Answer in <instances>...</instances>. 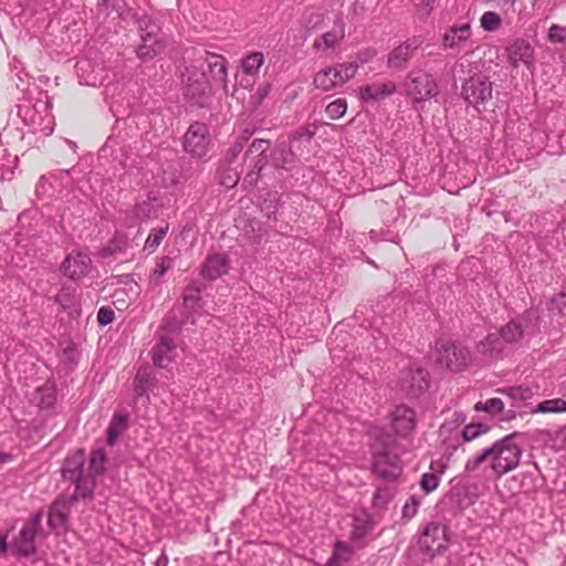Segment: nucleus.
I'll list each match as a JSON object with an SVG mask.
<instances>
[{"label": "nucleus", "instance_id": "nucleus-1", "mask_svg": "<svg viewBox=\"0 0 566 566\" xmlns=\"http://www.w3.org/2000/svg\"><path fill=\"white\" fill-rule=\"evenodd\" d=\"M539 312L528 308L502 326L497 333L489 334L478 345L482 354L490 356L504 352L506 345L520 344L525 337L533 336L539 331Z\"/></svg>", "mask_w": 566, "mask_h": 566}, {"label": "nucleus", "instance_id": "nucleus-2", "mask_svg": "<svg viewBox=\"0 0 566 566\" xmlns=\"http://www.w3.org/2000/svg\"><path fill=\"white\" fill-rule=\"evenodd\" d=\"M402 87L406 95L413 103H421L433 98L440 92L434 77L422 70L410 71L403 81Z\"/></svg>", "mask_w": 566, "mask_h": 566}, {"label": "nucleus", "instance_id": "nucleus-3", "mask_svg": "<svg viewBox=\"0 0 566 566\" xmlns=\"http://www.w3.org/2000/svg\"><path fill=\"white\" fill-rule=\"evenodd\" d=\"M182 95L199 107H206L210 85L206 74L195 66H187L181 73Z\"/></svg>", "mask_w": 566, "mask_h": 566}, {"label": "nucleus", "instance_id": "nucleus-4", "mask_svg": "<svg viewBox=\"0 0 566 566\" xmlns=\"http://www.w3.org/2000/svg\"><path fill=\"white\" fill-rule=\"evenodd\" d=\"M137 25L142 40V44L136 51L137 55L142 60L153 59L165 48V42L160 36V28L147 14L138 17Z\"/></svg>", "mask_w": 566, "mask_h": 566}, {"label": "nucleus", "instance_id": "nucleus-5", "mask_svg": "<svg viewBox=\"0 0 566 566\" xmlns=\"http://www.w3.org/2000/svg\"><path fill=\"white\" fill-rule=\"evenodd\" d=\"M517 436V432H513L499 440L497 455L491 465L496 474L503 475L517 468L523 452L514 442Z\"/></svg>", "mask_w": 566, "mask_h": 566}, {"label": "nucleus", "instance_id": "nucleus-6", "mask_svg": "<svg viewBox=\"0 0 566 566\" xmlns=\"http://www.w3.org/2000/svg\"><path fill=\"white\" fill-rule=\"evenodd\" d=\"M493 83L490 77L476 72L470 75L461 86V96L473 107L479 108L492 98Z\"/></svg>", "mask_w": 566, "mask_h": 566}, {"label": "nucleus", "instance_id": "nucleus-7", "mask_svg": "<svg viewBox=\"0 0 566 566\" xmlns=\"http://www.w3.org/2000/svg\"><path fill=\"white\" fill-rule=\"evenodd\" d=\"M437 363L451 371H460L468 366L470 353L455 342L439 339L436 342Z\"/></svg>", "mask_w": 566, "mask_h": 566}, {"label": "nucleus", "instance_id": "nucleus-8", "mask_svg": "<svg viewBox=\"0 0 566 566\" xmlns=\"http://www.w3.org/2000/svg\"><path fill=\"white\" fill-rule=\"evenodd\" d=\"M371 469L379 479L389 482L396 481L401 473L398 455L392 454L385 446L381 450L374 448Z\"/></svg>", "mask_w": 566, "mask_h": 566}, {"label": "nucleus", "instance_id": "nucleus-9", "mask_svg": "<svg viewBox=\"0 0 566 566\" xmlns=\"http://www.w3.org/2000/svg\"><path fill=\"white\" fill-rule=\"evenodd\" d=\"M399 387L408 398H418L429 387V373L421 367H410L401 373Z\"/></svg>", "mask_w": 566, "mask_h": 566}, {"label": "nucleus", "instance_id": "nucleus-10", "mask_svg": "<svg viewBox=\"0 0 566 566\" xmlns=\"http://www.w3.org/2000/svg\"><path fill=\"white\" fill-rule=\"evenodd\" d=\"M210 144L209 128L203 123H193L185 135L184 147L192 157H203Z\"/></svg>", "mask_w": 566, "mask_h": 566}, {"label": "nucleus", "instance_id": "nucleus-11", "mask_svg": "<svg viewBox=\"0 0 566 566\" xmlns=\"http://www.w3.org/2000/svg\"><path fill=\"white\" fill-rule=\"evenodd\" d=\"M420 44L421 41L418 38H411L400 43L388 54L387 66L394 70L405 69Z\"/></svg>", "mask_w": 566, "mask_h": 566}, {"label": "nucleus", "instance_id": "nucleus-12", "mask_svg": "<svg viewBox=\"0 0 566 566\" xmlns=\"http://www.w3.org/2000/svg\"><path fill=\"white\" fill-rule=\"evenodd\" d=\"M397 85L392 81L373 82L359 88V98L365 103H376L392 95Z\"/></svg>", "mask_w": 566, "mask_h": 566}, {"label": "nucleus", "instance_id": "nucleus-13", "mask_svg": "<svg viewBox=\"0 0 566 566\" xmlns=\"http://www.w3.org/2000/svg\"><path fill=\"white\" fill-rule=\"evenodd\" d=\"M91 263L90 256L84 253L70 254L63 261L61 269L71 280H78L88 273Z\"/></svg>", "mask_w": 566, "mask_h": 566}, {"label": "nucleus", "instance_id": "nucleus-14", "mask_svg": "<svg viewBox=\"0 0 566 566\" xmlns=\"http://www.w3.org/2000/svg\"><path fill=\"white\" fill-rule=\"evenodd\" d=\"M392 427L398 436H408L416 427V415L413 409L400 405L392 412Z\"/></svg>", "mask_w": 566, "mask_h": 566}, {"label": "nucleus", "instance_id": "nucleus-15", "mask_svg": "<svg viewBox=\"0 0 566 566\" xmlns=\"http://www.w3.org/2000/svg\"><path fill=\"white\" fill-rule=\"evenodd\" d=\"M443 533L444 530H442L438 524H428L419 537L418 544L420 549L430 556H434L436 553L443 548V545L438 542L440 535Z\"/></svg>", "mask_w": 566, "mask_h": 566}, {"label": "nucleus", "instance_id": "nucleus-16", "mask_svg": "<svg viewBox=\"0 0 566 566\" xmlns=\"http://www.w3.org/2000/svg\"><path fill=\"white\" fill-rule=\"evenodd\" d=\"M156 384V376L149 365L139 367L134 378V400L137 402L139 399L146 397L148 399V391Z\"/></svg>", "mask_w": 566, "mask_h": 566}, {"label": "nucleus", "instance_id": "nucleus-17", "mask_svg": "<svg viewBox=\"0 0 566 566\" xmlns=\"http://www.w3.org/2000/svg\"><path fill=\"white\" fill-rule=\"evenodd\" d=\"M509 62L513 67H517L520 63L531 64L533 57V48L524 39L515 40L509 48Z\"/></svg>", "mask_w": 566, "mask_h": 566}, {"label": "nucleus", "instance_id": "nucleus-18", "mask_svg": "<svg viewBox=\"0 0 566 566\" xmlns=\"http://www.w3.org/2000/svg\"><path fill=\"white\" fill-rule=\"evenodd\" d=\"M470 38L471 27L469 23L453 25L443 34L442 45L448 49H460Z\"/></svg>", "mask_w": 566, "mask_h": 566}, {"label": "nucleus", "instance_id": "nucleus-19", "mask_svg": "<svg viewBox=\"0 0 566 566\" xmlns=\"http://www.w3.org/2000/svg\"><path fill=\"white\" fill-rule=\"evenodd\" d=\"M176 348L174 339L168 335H163L153 349L154 365L164 368L172 360V352Z\"/></svg>", "mask_w": 566, "mask_h": 566}, {"label": "nucleus", "instance_id": "nucleus-20", "mask_svg": "<svg viewBox=\"0 0 566 566\" xmlns=\"http://www.w3.org/2000/svg\"><path fill=\"white\" fill-rule=\"evenodd\" d=\"M228 260L220 254L210 255L201 268V275L208 281H214L228 272Z\"/></svg>", "mask_w": 566, "mask_h": 566}, {"label": "nucleus", "instance_id": "nucleus-21", "mask_svg": "<svg viewBox=\"0 0 566 566\" xmlns=\"http://www.w3.org/2000/svg\"><path fill=\"white\" fill-rule=\"evenodd\" d=\"M34 527H23L14 541V553L20 557H28L35 553Z\"/></svg>", "mask_w": 566, "mask_h": 566}, {"label": "nucleus", "instance_id": "nucleus-22", "mask_svg": "<svg viewBox=\"0 0 566 566\" xmlns=\"http://www.w3.org/2000/svg\"><path fill=\"white\" fill-rule=\"evenodd\" d=\"M84 462L85 454L82 450H78L72 457L66 458L62 468V475L64 480L71 481L73 479H78L80 475L84 474Z\"/></svg>", "mask_w": 566, "mask_h": 566}, {"label": "nucleus", "instance_id": "nucleus-23", "mask_svg": "<svg viewBox=\"0 0 566 566\" xmlns=\"http://www.w3.org/2000/svg\"><path fill=\"white\" fill-rule=\"evenodd\" d=\"M327 70L332 71L333 81H335L338 87L344 85L356 75L358 64L354 62L338 63L335 66L327 67Z\"/></svg>", "mask_w": 566, "mask_h": 566}, {"label": "nucleus", "instance_id": "nucleus-24", "mask_svg": "<svg viewBox=\"0 0 566 566\" xmlns=\"http://www.w3.org/2000/svg\"><path fill=\"white\" fill-rule=\"evenodd\" d=\"M207 63L208 66L213 75V77L221 82L226 83L227 80V61L223 56L209 53L205 51V57H202Z\"/></svg>", "mask_w": 566, "mask_h": 566}, {"label": "nucleus", "instance_id": "nucleus-25", "mask_svg": "<svg viewBox=\"0 0 566 566\" xmlns=\"http://www.w3.org/2000/svg\"><path fill=\"white\" fill-rule=\"evenodd\" d=\"M127 416L115 413L107 428V443L113 446L117 441L118 437L127 429Z\"/></svg>", "mask_w": 566, "mask_h": 566}, {"label": "nucleus", "instance_id": "nucleus-26", "mask_svg": "<svg viewBox=\"0 0 566 566\" xmlns=\"http://www.w3.org/2000/svg\"><path fill=\"white\" fill-rule=\"evenodd\" d=\"M295 163V155L285 147H280L272 153V164L277 169L290 170Z\"/></svg>", "mask_w": 566, "mask_h": 566}, {"label": "nucleus", "instance_id": "nucleus-27", "mask_svg": "<svg viewBox=\"0 0 566 566\" xmlns=\"http://www.w3.org/2000/svg\"><path fill=\"white\" fill-rule=\"evenodd\" d=\"M75 484V493L72 496V501L82 497V499H91L93 495L94 489V478L91 475H80L78 479L71 480Z\"/></svg>", "mask_w": 566, "mask_h": 566}, {"label": "nucleus", "instance_id": "nucleus-28", "mask_svg": "<svg viewBox=\"0 0 566 566\" xmlns=\"http://www.w3.org/2000/svg\"><path fill=\"white\" fill-rule=\"evenodd\" d=\"M128 244V239L124 233H115L108 244L102 250L101 254L103 258H108L116 253L123 252Z\"/></svg>", "mask_w": 566, "mask_h": 566}, {"label": "nucleus", "instance_id": "nucleus-29", "mask_svg": "<svg viewBox=\"0 0 566 566\" xmlns=\"http://www.w3.org/2000/svg\"><path fill=\"white\" fill-rule=\"evenodd\" d=\"M240 179V172L232 168L231 165H223L219 170V182L222 187L231 189L235 187Z\"/></svg>", "mask_w": 566, "mask_h": 566}, {"label": "nucleus", "instance_id": "nucleus-30", "mask_svg": "<svg viewBox=\"0 0 566 566\" xmlns=\"http://www.w3.org/2000/svg\"><path fill=\"white\" fill-rule=\"evenodd\" d=\"M106 454L103 450H94L90 455V474L92 478L99 475L105 470Z\"/></svg>", "mask_w": 566, "mask_h": 566}, {"label": "nucleus", "instance_id": "nucleus-31", "mask_svg": "<svg viewBox=\"0 0 566 566\" xmlns=\"http://www.w3.org/2000/svg\"><path fill=\"white\" fill-rule=\"evenodd\" d=\"M134 213L137 219L144 221L157 218V208L150 200H144L135 205Z\"/></svg>", "mask_w": 566, "mask_h": 566}, {"label": "nucleus", "instance_id": "nucleus-32", "mask_svg": "<svg viewBox=\"0 0 566 566\" xmlns=\"http://www.w3.org/2000/svg\"><path fill=\"white\" fill-rule=\"evenodd\" d=\"M313 84L322 91H331L337 87L335 81H333L332 71H328L327 67L315 74Z\"/></svg>", "mask_w": 566, "mask_h": 566}, {"label": "nucleus", "instance_id": "nucleus-33", "mask_svg": "<svg viewBox=\"0 0 566 566\" xmlns=\"http://www.w3.org/2000/svg\"><path fill=\"white\" fill-rule=\"evenodd\" d=\"M535 411L543 412V413L566 412V400L560 399V398L545 400L536 406Z\"/></svg>", "mask_w": 566, "mask_h": 566}, {"label": "nucleus", "instance_id": "nucleus-34", "mask_svg": "<svg viewBox=\"0 0 566 566\" xmlns=\"http://www.w3.org/2000/svg\"><path fill=\"white\" fill-rule=\"evenodd\" d=\"M497 391L509 396L514 401H525L533 395L531 388L523 386L501 388Z\"/></svg>", "mask_w": 566, "mask_h": 566}, {"label": "nucleus", "instance_id": "nucleus-35", "mask_svg": "<svg viewBox=\"0 0 566 566\" xmlns=\"http://www.w3.org/2000/svg\"><path fill=\"white\" fill-rule=\"evenodd\" d=\"M201 291L200 283L191 282L184 291L182 300L185 307H191L199 300Z\"/></svg>", "mask_w": 566, "mask_h": 566}, {"label": "nucleus", "instance_id": "nucleus-36", "mask_svg": "<svg viewBox=\"0 0 566 566\" xmlns=\"http://www.w3.org/2000/svg\"><path fill=\"white\" fill-rule=\"evenodd\" d=\"M264 62L262 53H251L242 63L243 71L248 74H255Z\"/></svg>", "mask_w": 566, "mask_h": 566}, {"label": "nucleus", "instance_id": "nucleus-37", "mask_svg": "<svg viewBox=\"0 0 566 566\" xmlns=\"http://www.w3.org/2000/svg\"><path fill=\"white\" fill-rule=\"evenodd\" d=\"M347 109V102L345 99H336L329 103L325 112L331 119H338L343 117Z\"/></svg>", "mask_w": 566, "mask_h": 566}, {"label": "nucleus", "instance_id": "nucleus-38", "mask_svg": "<svg viewBox=\"0 0 566 566\" xmlns=\"http://www.w3.org/2000/svg\"><path fill=\"white\" fill-rule=\"evenodd\" d=\"M60 503L55 501L49 512V524L52 528H59L66 522V514L59 510Z\"/></svg>", "mask_w": 566, "mask_h": 566}, {"label": "nucleus", "instance_id": "nucleus-39", "mask_svg": "<svg viewBox=\"0 0 566 566\" xmlns=\"http://www.w3.org/2000/svg\"><path fill=\"white\" fill-rule=\"evenodd\" d=\"M489 427L483 423H470L462 430V437L465 441H472L480 434L488 432Z\"/></svg>", "mask_w": 566, "mask_h": 566}, {"label": "nucleus", "instance_id": "nucleus-40", "mask_svg": "<svg viewBox=\"0 0 566 566\" xmlns=\"http://www.w3.org/2000/svg\"><path fill=\"white\" fill-rule=\"evenodd\" d=\"M167 229H168V227L161 228L159 230H156L155 232H151L148 235V238L146 239L144 249L148 250L149 252L155 251L158 248V245L161 243L163 239L165 238V235L167 233Z\"/></svg>", "mask_w": 566, "mask_h": 566}, {"label": "nucleus", "instance_id": "nucleus-41", "mask_svg": "<svg viewBox=\"0 0 566 566\" xmlns=\"http://www.w3.org/2000/svg\"><path fill=\"white\" fill-rule=\"evenodd\" d=\"M39 406L42 409L50 408L55 402L54 389L52 387H42L38 389Z\"/></svg>", "mask_w": 566, "mask_h": 566}, {"label": "nucleus", "instance_id": "nucleus-42", "mask_svg": "<svg viewBox=\"0 0 566 566\" xmlns=\"http://www.w3.org/2000/svg\"><path fill=\"white\" fill-rule=\"evenodd\" d=\"M501 24V18L497 13L489 11L483 13L481 17V27L485 31H494L496 30Z\"/></svg>", "mask_w": 566, "mask_h": 566}, {"label": "nucleus", "instance_id": "nucleus-43", "mask_svg": "<svg viewBox=\"0 0 566 566\" xmlns=\"http://www.w3.org/2000/svg\"><path fill=\"white\" fill-rule=\"evenodd\" d=\"M340 38L342 36L335 31L326 32L319 39L315 40L314 45L316 48H319L323 45L325 49H331V48H334L338 43Z\"/></svg>", "mask_w": 566, "mask_h": 566}, {"label": "nucleus", "instance_id": "nucleus-44", "mask_svg": "<svg viewBox=\"0 0 566 566\" xmlns=\"http://www.w3.org/2000/svg\"><path fill=\"white\" fill-rule=\"evenodd\" d=\"M440 482V478L434 473H424L420 480V486L426 493L434 491Z\"/></svg>", "mask_w": 566, "mask_h": 566}, {"label": "nucleus", "instance_id": "nucleus-45", "mask_svg": "<svg viewBox=\"0 0 566 566\" xmlns=\"http://www.w3.org/2000/svg\"><path fill=\"white\" fill-rule=\"evenodd\" d=\"M419 505L420 500L417 496L411 495L402 507V517L407 520L412 518L417 514Z\"/></svg>", "mask_w": 566, "mask_h": 566}, {"label": "nucleus", "instance_id": "nucleus-46", "mask_svg": "<svg viewBox=\"0 0 566 566\" xmlns=\"http://www.w3.org/2000/svg\"><path fill=\"white\" fill-rule=\"evenodd\" d=\"M55 303L60 304L64 310H67L75 304V296L69 289H63L55 296Z\"/></svg>", "mask_w": 566, "mask_h": 566}, {"label": "nucleus", "instance_id": "nucleus-47", "mask_svg": "<svg viewBox=\"0 0 566 566\" xmlns=\"http://www.w3.org/2000/svg\"><path fill=\"white\" fill-rule=\"evenodd\" d=\"M548 40L553 43H564L566 41V28L553 24L548 30Z\"/></svg>", "mask_w": 566, "mask_h": 566}, {"label": "nucleus", "instance_id": "nucleus-48", "mask_svg": "<svg viewBox=\"0 0 566 566\" xmlns=\"http://www.w3.org/2000/svg\"><path fill=\"white\" fill-rule=\"evenodd\" d=\"M270 142L266 139H255L250 145L247 155L255 154L256 157L265 156L266 150L269 149Z\"/></svg>", "mask_w": 566, "mask_h": 566}, {"label": "nucleus", "instance_id": "nucleus-49", "mask_svg": "<svg viewBox=\"0 0 566 566\" xmlns=\"http://www.w3.org/2000/svg\"><path fill=\"white\" fill-rule=\"evenodd\" d=\"M115 318V313L111 307L103 306L97 312V322L102 326L111 324Z\"/></svg>", "mask_w": 566, "mask_h": 566}, {"label": "nucleus", "instance_id": "nucleus-50", "mask_svg": "<svg viewBox=\"0 0 566 566\" xmlns=\"http://www.w3.org/2000/svg\"><path fill=\"white\" fill-rule=\"evenodd\" d=\"M243 142H239L237 139V142L228 149L226 156H224V164L226 165H231L235 158L239 156V154L243 150Z\"/></svg>", "mask_w": 566, "mask_h": 566}, {"label": "nucleus", "instance_id": "nucleus-51", "mask_svg": "<svg viewBox=\"0 0 566 566\" xmlns=\"http://www.w3.org/2000/svg\"><path fill=\"white\" fill-rule=\"evenodd\" d=\"M551 310L557 311L562 316H566V294L559 293L552 298Z\"/></svg>", "mask_w": 566, "mask_h": 566}, {"label": "nucleus", "instance_id": "nucleus-52", "mask_svg": "<svg viewBox=\"0 0 566 566\" xmlns=\"http://www.w3.org/2000/svg\"><path fill=\"white\" fill-rule=\"evenodd\" d=\"M171 265H172L171 258H169V256L161 258L157 268L154 270L153 275L156 279H160L171 268Z\"/></svg>", "mask_w": 566, "mask_h": 566}, {"label": "nucleus", "instance_id": "nucleus-53", "mask_svg": "<svg viewBox=\"0 0 566 566\" xmlns=\"http://www.w3.org/2000/svg\"><path fill=\"white\" fill-rule=\"evenodd\" d=\"M369 525L364 522V521H359V520H355V523H354V528H353V532H352V538L353 539H359V538H363L369 531Z\"/></svg>", "mask_w": 566, "mask_h": 566}, {"label": "nucleus", "instance_id": "nucleus-54", "mask_svg": "<svg viewBox=\"0 0 566 566\" xmlns=\"http://www.w3.org/2000/svg\"><path fill=\"white\" fill-rule=\"evenodd\" d=\"M503 409H504V403L499 398L489 399L483 405V411L491 412V413L501 412V411H503Z\"/></svg>", "mask_w": 566, "mask_h": 566}, {"label": "nucleus", "instance_id": "nucleus-55", "mask_svg": "<svg viewBox=\"0 0 566 566\" xmlns=\"http://www.w3.org/2000/svg\"><path fill=\"white\" fill-rule=\"evenodd\" d=\"M485 461V459H483V457L481 454H478L476 457L472 458V459H469L465 463V471L467 472H473L475 471L483 462Z\"/></svg>", "mask_w": 566, "mask_h": 566}, {"label": "nucleus", "instance_id": "nucleus-56", "mask_svg": "<svg viewBox=\"0 0 566 566\" xmlns=\"http://www.w3.org/2000/svg\"><path fill=\"white\" fill-rule=\"evenodd\" d=\"M260 174H261V171L253 167L245 175L244 182H247L249 186H255L260 178Z\"/></svg>", "mask_w": 566, "mask_h": 566}, {"label": "nucleus", "instance_id": "nucleus-57", "mask_svg": "<svg viewBox=\"0 0 566 566\" xmlns=\"http://www.w3.org/2000/svg\"><path fill=\"white\" fill-rule=\"evenodd\" d=\"M42 518H43L42 511H38L30 518V525H28L27 527H34V532L38 533Z\"/></svg>", "mask_w": 566, "mask_h": 566}, {"label": "nucleus", "instance_id": "nucleus-58", "mask_svg": "<svg viewBox=\"0 0 566 566\" xmlns=\"http://www.w3.org/2000/svg\"><path fill=\"white\" fill-rule=\"evenodd\" d=\"M497 449H499V440L490 448L484 449L480 454L483 457V459H488L489 457H492L494 460L497 455Z\"/></svg>", "mask_w": 566, "mask_h": 566}, {"label": "nucleus", "instance_id": "nucleus-59", "mask_svg": "<svg viewBox=\"0 0 566 566\" xmlns=\"http://www.w3.org/2000/svg\"><path fill=\"white\" fill-rule=\"evenodd\" d=\"M268 163V158L266 156H260V157H256V160L253 165V167L260 171H262V169L265 167Z\"/></svg>", "mask_w": 566, "mask_h": 566}, {"label": "nucleus", "instance_id": "nucleus-60", "mask_svg": "<svg viewBox=\"0 0 566 566\" xmlns=\"http://www.w3.org/2000/svg\"><path fill=\"white\" fill-rule=\"evenodd\" d=\"M8 544H7V536L0 535V555L4 554L7 552Z\"/></svg>", "mask_w": 566, "mask_h": 566}, {"label": "nucleus", "instance_id": "nucleus-61", "mask_svg": "<svg viewBox=\"0 0 566 566\" xmlns=\"http://www.w3.org/2000/svg\"><path fill=\"white\" fill-rule=\"evenodd\" d=\"M253 132L245 129L243 134L238 138L239 142H243V145L250 139Z\"/></svg>", "mask_w": 566, "mask_h": 566}, {"label": "nucleus", "instance_id": "nucleus-62", "mask_svg": "<svg viewBox=\"0 0 566 566\" xmlns=\"http://www.w3.org/2000/svg\"><path fill=\"white\" fill-rule=\"evenodd\" d=\"M314 134H315V132H314V130H311V129L306 128V129L304 130V133H296V135H297L296 137H297V138H301V137H303V136H306L308 139H311V138L314 136Z\"/></svg>", "mask_w": 566, "mask_h": 566}, {"label": "nucleus", "instance_id": "nucleus-63", "mask_svg": "<svg viewBox=\"0 0 566 566\" xmlns=\"http://www.w3.org/2000/svg\"><path fill=\"white\" fill-rule=\"evenodd\" d=\"M168 565V558L165 555H161L158 557V559L155 563V566H167Z\"/></svg>", "mask_w": 566, "mask_h": 566}, {"label": "nucleus", "instance_id": "nucleus-64", "mask_svg": "<svg viewBox=\"0 0 566 566\" xmlns=\"http://www.w3.org/2000/svg\"><path fill=\"white\" fill-rule=\"evenodd\" d=\"M326 566H339L336 552H334L333 556L328 559Z\"/></svg>", "mask_w": 566, "mask_h": 566}]
</instances>
